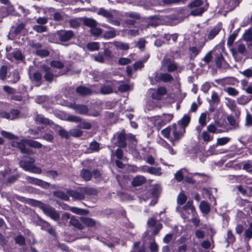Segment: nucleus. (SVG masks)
<instances>
[{"label":"nucleus","instance_id":"338daca9","mask_svg":"<svg viewBox=\"0 0 252 252\" xmlns=\"http://www.w3.org/2000/svg\"><path fill=\"white\" fill-rule=\"evenodd\" d=\"M15 242L19 245L22 246L25 244V238L22 235L17 236L15 239Z\"/></svg>","mask_w":252,"mask_h":252},{"label":"nucleus","instance_id":"f03ea898","mask_svg":"<svg viewBox=\"0 0 252 252\" xmlns=\"http://www.w3.org/2000/svg\"><path fill=\"white\" fill-rule=\"evenodd\" d=\"M185 132L184 127H182L179 124H173L171 126V134L170 141L175 145L176 141H179L181 139Z\"/></svg>","mask_w":252,"mask_h":252},{"label":"nucleus","instance_id":"423d86ee","mask_svg":"<svg viewBox=\"0 0 252 252\" xmlns=\"http://www.w3.org/2000/svg\"><path fill=\"white\" fill-rule=\"evenodd\" d=\"M57 35L60 41L66 42L72 38L74 33L71 30H60L57 31Z\"/></svg>","mask_w":252,"mask_h":252},{"label":"nucleus","instance_id":"f8f14e48","mask_svg":"<svg viewBox=\"0 0 252 252\" xmlns=\"http://www.w3.org/2000/svg\"><path fill=\"white\" fill-rule=\"evenodd\" d=\"M220 31V28L219 26H216L213 29H211L208 32V33L206 37H204V42L208 40H212ZM204 44H203L204 45Z\"/></svg>","mask_w":252,"mask_h":252},{"label":"nucleus","instance_id":"f704fd0d","mask_svg":"<svg viewBox=\"0 0 252 252\" xmlns=\"http://www.w3.org/2000/svg\"><path fill=\"white\" fill-rule=\"evenodd\" d=\"M100 92L103 94H109L113 92V88L110 85H105L101 88Z\"/></svg>","mask_w":252,"mask_h":252},{"label":"nucleus","instance_id":"5701e85b","mask_svg":"<svg viewBox=\"0 0 252 252\" xmlns=\"http://www.w3.org/2000/svg\"><path fill=\"white\" fill-rule=\"evenodd\" d=\"M199 208L204 214H208L210 211V205L205 201H202L199 205Z\"/></svg>","mask_w":252,"mask_h":252},{"label":"nucleus","instance_id":"8fccbe9b","mask_svg":"<svg viewBox=\"0 0 252 252\" xmlns=\"http://www.w3.org/2000/svg\"><path fill=\"white\" fill-rule=\"evenodd\" d=\"M187 199V196L183 193H180L177 197V201L179 205H182L186 202Z\"/></svg>","mask_w":252,"mask_h":252},{"label":"nucleus","instance_id":"412c9836","mask_svg":"<svg viewBox=\"0 0 252 252\" xmlns=\"http://www.w3.org/2000/svg\"><path fill=\"white\" fill-rule=\"evenodd\" d=\"M97 14L101 15L108 19L113 18V14L112 11L106 10L104 8H100L97 12Z\"/></svg>","mask_w":252,"mask_h":252},{"label":"nucleus","instance_id":"37998d69","mask_svg":"<svg viewBox=\"0 0 252 252\" xmlns=\"http://www.w3.org/2000/svg\"><path fill=\"white\" fill-rule=\"evenodd\" d=\"M33 30L38 33L45 32L47 31V27L39 25H35L32 27Z\"/></svg>","mask_w":252,"mask_h":252},{"label":"nucleus","instance_id":"7c9ffc66","mask_svg":"<svg viewBox=\"0 0 252 252\" xmlns=\"http://www.w3.org/2000/svg\"><path fill=\"white\" fill-rule=\"evenodd\" d=\"M81 191L85 194L95 195L97 193V190L91 187H82Z\"/></svg>","mask_w":252,"mask_h":252},{"label":"nucleus","instance_id":"3c124183","mask_svg":"<svg viewBox=\"0 0 252 252\" xmlns=\"http://www.w3.org/2000/svg\"><path fill=\"white\" fill-rule=\"evenodd\" d=\"M205 10V9L202 7H196L192 10L190 13L193 16H198L202 14Z\"/></svg>","mask_w":252,"mask_h":252},{"label":"nucleus","instance_id":"5fc2aeb1","mask_svg":"<svg viewBox=\"0 0 252 252\" xmlns=\"http://www.w3.org/2000/svg\"><path fill=\"white\" fill-rule=\"evenodd\" d=\"M226 240L228 244L233 243L235 241V238L234 236L232 234L231 231H227V237L226 238Z\"/></svg>","mask_w":252,"mask_h":252},{"label":"nucleus","instance_id":"49530a36","mask_svg":"<svg viewBox=\"0 0 252 252\" xmlns=\"http://www.w3.org/2000/svg\"><path fill=\"white\" fill-rule=\"evenodd\" d=\"M83 131L77 128L71 129L69 130L70 135L74 137H79L82 135Z\"/></svg>","mask_w":252,"mask_h":252},{"label":"nucleus","instance_id":"b1692460","mask_svg":"<svg viewBox=\"0 0 252 252\" xmlns=\"http://www.w3.org/2000/svg\"><path fill=\"white\" fill-rule=\"evenodd\" d=\"M36 221H37V224L41 226V228L42 229L45 230L49 228L51 225L47 221L42 220L39 216H37L35 218Z\"/></svg>","mask_w":252,"mask_h":252},{"label":"nucleus","instance_id":"f3484780","mask_svg":"<svg viewBox=\"0 0 252 252\" xmlns=\"http://www.w3.org/2000/svg\"><path fill=\"white\" fill-rule=\"evenodd\" d=\"M157 81H162L164 82H170L173 80V77L168 73H161L156 76Z\"/></svg>","mask_w":252,"mask_h":252},{"label":"nucleus","instance_id":"680f3d73","mask_svg":"<svg viewBox=\"0 0 252 252\" xmlns=\"http://www.w3.org/2000/svg\"><path fill=\"white\" fill-rule=\"evenodd\" d=\"M89 149L93 151H98L99 149V143L96 142H93L90 144Z\"/></svg>","mask_w":252,"mask_h":252},{"label":"nucleus","instance_id":"cd10ccee","mask_svg":"<svg viewBox=\"0 0 252 252\" xmlns=\"http://www.w3.org/2000/svg\"><path fill=\"white\" fill-rule=\"evenodd\" d=\"M83 21L85 26L90 27L91 29L93 27H96L97 24V22L92 18H84Z\"/></svg>","mask_w":252,"mask_h":252},{"label":"nucleus","instance_id":"2f4dec72","mask_svg":"<svg viewBox=\"0 0 252 252\" xmlns=\"http://www.w3.org/2000/svg\"><path fill=\"white\" fill-rule=\"evenodd\" d=\"M53 194H54V196H55L61 199H63V200L67 201V200H68V199H69V197H68V195L66 193L63 192V191H56L54 192Z\"/></svg>","mask_w":252,"mask_h":252},{"label":"nucleus","instance_id":"79ce46f5","mask_svg":"<svg viewBox=\"0 0 252 252\" xmlns=\"http://www.w3.org/2000/svg\"><path fill=\"white\" fill-rule=\"evenodd\" d=\"M190 121V118L188 115H185L179 122V124L182 127H185L188 125Z\"/></svg>","mask_w":252,"mask_h":252},{"label":"nucleus","instance_id":"f257e3e1","mask_svg":"<svg viewBox=\"0 0 252 252\" xmlns=\"http://www.w3.org/2000/svg\"><path fill=\"white\" fill-rule=\"evenodd\" d=\"M26 158L19 162V166L26 171L32 173L40 174L42 172L41 169L36 166L33 163L35 159L32 157H24Z\"/></svg>","mask_w":252,"mask_h":252},{"label":"nucleus","instance_id":"603ef678","mask_svg":"<svg viewBox=\"0 0 252 252\" xmlns=\"http://www.w3.org/2000/svg\"><path fill=\"white\" fill-rule=\"evenodd\" d=\"M81 118L80 117L75 115H68L66 117V121L69 122H74L76 123H79L81 120Z\"/></svg>","mask_w":252,"mask_h":252},{"label":"nucleus","instance_id":"c85d7f7f","mask_svg":"<svg viewBox=\"0 0 252 252\" xmlns=\"http://www.w3.org/2000/svg\"><path fill=\"white\" fill-rule=\"evenodd\" d=\"M69 223L71 225L79 230L84 229V226L80 223L78 220L74 217H71Z\"/></svg>","mask_w":252,"mask_h":252},{"label":"nucleus","instance_id":"dca6fc26","mask_svg":"<svg viewBox=\"0 0 252 252\" xmlns=\"http://www.w3.org/2000/svg\"><path fill=\"white\" fill-rule=\"evenodd\" d=\"M167 91L165 88L160 87L158 88L157 91L152 93V97L156 100H159L162 95L166 94Z\"/></svg>","mask_w":252,"mask_h":252},{"label":"nucleus","instance_id":"69168bd1","mask_svg":"<svg viewBox=\"0 0 252 252\" xmlns=\"http://www.w3.org/2000/svg\"><path fill=\"white\" fill-rule=\"evenodd\" d=\"M90 32L94 35L98 36L101 33L102 31L100 28L93 27L91 29Z\"/></svg>","mask_w":252,"mask_h":252},{"label":"nucleus","instance_id":"aec40b11","mask_svg":"<svg viewBox=\"0 0 252 252\" xmlns=\"http://www.w3.org/2000/svg\"><path fill=\"white\" fill-rule=\"evenodd\" d=\"M80 220L84 224L88 227H93L95 226L96 223L95 220L88 217H82L80 218Z\"/></svg>","mask_w":252,"mask_h":252},{"label":"nucleus","instance_id":"ddd939ff","mask_svg":"<svg viewBox=\"0 0 252 252\" xmlns=\"http://www.w3.org/2000/svg\"><path fill=\"white\" fill-rule=\"evenodd\" d=\"M142 171L143 172H147L151 174L156 176H160L161 175V169L160 167H147L144 166L142 168Z\"/></svg>","mask_w":252,"mask_h":252},{"label":"nucleus","instance_id":"c756f323","mask_svg":"<svg viewBox=\"0 0 252 252\" xmlns=\"http://www.w3.org/2000/svg\"><path fill=\"white\" fill-rule=\"evenodd\" d=\"M77 93L82 95H89L91 94V91L84 86H79L76 88Z\"/></svg>","mask_w":252,"mask_h":252},{"label":"nucleus","instance_id":"e2e57ef3","mask_svg":"<svg viewBox=\"0 0 252 252\" xmlns=\"http://www.w3.org/2000/svg\"><path fill=\"white\" fill-rule=\"evenodd\" d=\"M49 54V51L46 49H39L36 51V54L41 57H46L48 56Z\"/></svg>","mask_w":252,"mask_h":252},{"label":"nucleus","instance_id":"473e14b6","mask_svg":"<svg viewBox=\"0 0 252 252\" xmlns=\"http://www.w3.org/2000/svg\"><path fill=\"white\" fill-rule=\"evenodd\" d=\"M243 38L246 41H251L252 40V29L247 30L243 34Z\"/></svg>","mask_w":252,"mask_h":252},{"label":"nucleus","instance_id":"39448f33","mask_svg":"<svg viewBox=\"0 0 252 252\" xmlns=\"http://www.w3.org/2000/svg\"><path fill=\"white\" fill-rule=\"evenodd\" d=\"M41 210L44 214L50 217L53 220L56 221L59 220L60 218V214L52 207L44 204Z\"/></svg>","mask_w":252,"mask_h":252},{"label":"nucleus","instance_id":"6e6552de","mask_svg":"<svg viewBox=\"0 0 252 252\" xmlns=\"http://www.w3.org/2000/svg\"><path fill=\"white\" fill-rule=\"evenodd\" d=\"M162 67H164L168 72H173L177 70V64L169 59H164L162 62Z\"/></svg>","mask_w":252,"mask_h":252},{"label":"nucleus","instance_id":"4be33fe9","mask_svg":"<svg viewBox=\"0 0 252 252\" xmlns=\"http://www.w3.org/2000/svg\"><path fill=\"white\" fill-rule=\"evenodd\" d=\"M126 135L124 133H121L118 134L116 145L120 147H125L126 146Z\"/></svg>","mask_w":252,"mask_h":252},{"label":"nucleus","instance_id":"9d476101","mask_svg":"<svg viewBox=\"0 0 252 252\" xmlns=\"http://www.w3.org/2000/svg\"><path fill=\"white\" fill-rule=\"evenodd\" d=\"M26 179L31 184L40 186L44 188H47L49 186V184L47 182L37 178L27 176L26 177Z\"/></svg>","mask_w":252,"mask_h":252},{"label":"nucleus","instance_id":"de8ad7c7","mask_svg":"<svg viewBox=\"0 0 252 252\" xmlns=\"http://www.w3.org/2000/svg\"><path fill=\"white\" fill-rule=\"evenodd\" d=\"M64 19V14L63 12L56 11L53 15V19L56 21H62Z\"/></svg>","mask_w":252,"mask_h":252},{"label":"nucleus","instance_id":"58836bf2","mask_svg":"<svg viewBox=\"0 0 252 252\" xmlns=\"http://www.w3.org/2000/svg\"><path fill=\"white\" fill-rule=\"evenodd\" d=\"M202 137L203 140L207 143L213 139V135L210 134L208 131H204L202 133Z\"/></svg>","mask_w":252,"mask_h":252},{"label":"nucleus","instance_id":"c9c22d12","mask_svg":"<svg viewBox=\"0 0 252 252\" xmlns=\"http://www.w3.org/2000/svg\"><path fill=\"white\" fill-rule=\"evenodd\" d=\"M230 140V138L227 137H223L221 138H219L217 140V142L216 143L217 146H223L226 144Z\"/></svg>","mask_w":252,"mask_h":252},{"label":"nucleus","instance_id":"4d7b16f0","mask_svg":"<svg viewBox=\"0 0 252 252\" xmlns=\"http://www.w3.org/2000/svg\"><path fill=\"white\" fill-rule=\"evenodd\" d=\"M244 235L249 239L252 238V221L250 223L249 228L245 231Z\"/></svg>","mask_w":252,"mask_h":252},{"label":"nucleus","instance_id":"bb28decb","mask_svg":"<svg viewBox=\"0 0 252 252\" xmlns=\"http://www.w3.org/2000/svg\"><path fill=\"white\" fill-rule=\"evenodd\" d=\"M252 99V96L242 95L237 99V101L239 104L244 105L249 103Z\"/></svg>","mask_w":252,"mask_h":252},{"label":"nucleus","instance_id":"0eeeda50","mask_svg":"<svg viewBox=\"0 0 252 252\" xmlns=\"http://www.w3.org/2000/svg\"><path fill=\"white\" fill-rule=\"evenodd\" d=\"M69 107L75 110L76 113L82 115H87L89 111L88 107L83 104L71 103L69 104Z\"/></svg>","mask_w":252,"mask_h":252},{"label":"nucleus","instance_id":"6e6d98bb","mask_svg":"<svg viewBox=\"0 0 252 252\" xmlns=\"http://www.w3.org/2000/svg\"><path fill=\"white\" fill-rule=\"evenodd\" d=\"M116 32L115 30H113L110 31L106 32L104 34V38L105 39H110L114 38L116 36Z\"/></svg>","mask_w":252,"mask_h":252},{"label":"nucleus","instance_id":"1a4fd4ad","mask_svg":"<svg viewBox=\"0 0 252 252\" xmlns=\"http://www.w3.org/2000/svg\"><path fill=\"white\" fill-rule=\"evenodd\" d=\"M67 194L74 200H83L85 199L84 193L81 191V188L76 190H68Z\"/></svg>","mask_w":252,"mask_h":252},{"label":"nucleus","instance_id":"20e7f679","mask_svg":"<svg viewBox=\"0 0 252 252\" xmlns=\"http://www.w3.org/2000/svg\"><path fill=\"white\" fill-rule=\"evenodd\" d=\"M27 141H28L27 139H23L20 141H13L12 142V146L19 148L22 154H25L28 155H34L35 153L32 150L26 147L28 146Z\"/></svg>","mask_w":252,"mask_h":252},{"label":"nucleus","instance_id":"c03bdc74","mask_svg":"<svg viewBox=\"0 0 252 252\" xmlns=\"http://www.w3.org/2000/svg\"><path fill=\"white\" fill-rule=\"evenodd\" d=\"M161 134L165 138L170 140L171 134V126L163 129L161 131Z\"/></svg>","mask_w":252,"mask_h":252},{"label":"nucleus","instance_id":"bf43d9fd","mask_svg":"<svg viewBox=\"0 0 252 252\" xmlns=\"http://www.w3.org/2000/svg\"><path fill=\"white\" fill-rule=\"evenodd\" d=\"M203 1L201 0H195L189 4V6L190 8L200 7L202 5Z\"/></svg>","mask_w":252,"mask_h":252},{"label":"nucleus","instance_id":"864d4df0","mask_svg":"<svg viewBox=\"0 0 252 252\" xmlns=\"http://www.w3.org/2000/svg\"><path fill=\"white\" fill-rule=\"evenodd\" d=\"M11 79L10 81L13 83H15L18 82L20 79V76L19 73L17 71L12 72L10 76Z\"/></svg>","mask_w":252,"mask_h":252},{"label":"nucleus","instance_id":"774afa93","mask_svg":"<svg viewBox=\"0 0 252 252\" xmlns=\"http://www.w3.org/2000/svg\"><path fill=\"white\" fill-rule=\"evenodd\" d=\"M140 245L139 242H136L133 244V248L135 251L137 252H144L145 251V248L143 246L139 247Z\"/></svg>","mask_w":252,"mask_h":252},{"label":"nucleus","instance_id":"052dcab7","mask_svg":"<svg viewBox=\"0 0 252 252\" xmlns=\"http://www.w3.org/2000/svg\"><path fill=\"white\" fill-rule=\"evenodd\" d=\"M245 126L247 127H251L252 126V116L247 113L245 118Z\"/></svg>","mask_w":252,"mask_h":252},{"label":"nucleus","instance_id":"393cba45","mask_svg":"<svg viewBox=\"0 0 252 252\" xmlns=\"http://www.w3.org/2000/svg\"><path fill=\"white\" fill-rule=\"evenodd\" d=\"M34 120L37 123L42 124L48 125L50 124L49 120L44 117V116L41 114H36Z\"/></svg>","mask_w":252,"mask_h":252},{"label":"nucleus","instance_id":"72a5a7b5","mask_svg":"<svg viewBox=\"0 0 252 252\" xmlns=\"http://www.w3.org/2000/svg\"><path fill=\"white\" fill-rule=\"evenodd\" d=\"M224 91L226 92L229 95L232 96H236L239 94L238 91L231 87L225 88L224 89Z\"/></svg>","mask_w":252,"mask_h":252},{"label":"nucleus","instance_id":"ea45409f","mask_svg":"<svg viewBox=\"0 0 252 252\" xmlns=\"http://www.w3.org/2000/svg\"><path fill=\"white\" fill-rule=\"evenodd\" d=\"M77 127L80 128L90 129L92 127V125L90 123L86 122L85 121H82V120L81 119V121L77 125Z\"/></svg>","mask_w":252,"mask_h":252},{"label":"nucleus","instance_id":"a211bd4d","mask_svg":"<svg viewBox=\"0 0 252 252\" xmlns=\"http://www.w3.org/2000/svg\"><path fill=\"white\" fill-rule=\"evenodd\" d=\"M146 179L142 175H138L134 177L132 182V185L134 187L139 186L146 182Z\"/></svg>","mask_w":252,"mask_h":252},{"label":"nucleus","instance_id":"7ed1b4c3","mask_svg":"<svg viewBox=\"0 0 252 252\" xmlns=\"http://www.w3.org/2000/svg\"><path fill=\"white\" fill-rule=\"evenodd\" d=\"M176 211L181 214V217L185 219L188 218V215L192 214L194 216L195 213V207L192 205V202L189 201L183 207L177 206Z\"/></svg>","mask_w":252,"mask_h":252},{"label":"nucleus","instance_id":"0e129e2a","mask_svg":"<svg viewBox=\"0 0 252 252\" xmlns=\"http://www.w3.org/2000/svg\"><path fill=\"white\" fill-rule=\"evenodd\" d=\"M207 114L205 113H202L199 118V123L202 126H205L206 125Z\"/></svg>","mask_w":252,"mask_h":252},{"label":"nucleus","instance_id":"e433bc0d","mask_svg":"<svg viewBox=\"0 0 252 252\" xmlns=\"http://www.w3.org/2000/svg\"><path fill=\"white\" fill-rule=\"evenodd\" d=\"M28 141L27 142L28 143V146L29 147L36 149H39L42 147V145L36 141L29 139H28Z\"/></svg>","mask_w":252,"mask_h":252},{"label":"nucleus","instance_id":"9b49d317","mask_svg":"<svg viewBox=\"0 0 252 252\" xmlns=\"http://www.w3.org/2000/svg\"><path fill=\"white\" fill-rule=\"evenodd\" d=\"M215 62L218 68L226 69L229 67V64L224 61L221 54L217 55L216 57Z\"/></svg>","mask_w":252,"mask_h":252},{"label":"nucleus","instance_id":"4c0bfd02","mask_svg":"<svg viewBox=\"0 0 252 252\" xmlns=\"http://www.w3.org/2000/svg\"><path fill=\"white\" fill-rule=\"evenodd\" d=\"M207 131L212 133H220L222 132V130L218 129L216 126L214 124H210L207 126Z\"/></svg>","mask_w":252,"mask_h":252},{"label":"nucleus","instance_id":"a19ab883","mask_svg":"<svg viewBox=\"0 0 252 252\" xmlns=\"http://www.w3.org/2000/svg\"><path fill=\"white\" fill-rule=\"evenodd\" d=\"M112 43L118 49H120L121 50H127L129 49L128 44L126 43L117 41L114 42Z\"/></svg>","mask_w":252,"mask_h":252},{"label":"nucleus","instance_id":"a18cd8bd","mask_svg":"<svg viewBox=\"0 0 252 252\" xmlns=\"http://www.w3.org/2000/svg\"><path fill=\"white\" fill-rule=\"evenodd\" d=\"M87 47L90 51L98 50L99 49V44L96 42H90L87 45Z\"/></svg>","mask_w":252,"mask_h":252},{"label":"nucleus","instance_id":"6ab92c4d","mask_svg":"<svg viewBox=\"0 0 252 252\" xmlns=\"http://www.w3.org/2000/svg\"><path fill=\"white\" fill-rule=\"evenodd\" d=\"M42 69L45 72L44 77L45 80L49 82H52L54 75L52 73L51 69L46 66H43Z\"/></svg>","mask_w":252,"mask_h":252},{"label":"nucleus","instance_id":"4468645a","mask_svg":"<svg viewBox=\"0 0 252 252\" xmlns=\"http://www.w3.org/2000/svg\"><path fill=\"white\" fill-rule=\"evenodd\" d=\"M22 201H25L27 203L33 206L37 207L39 208L41 210L42 209L43 206L44 205V203L43 202L38 201L33 199H29V198H25L24 197H21V199H19Z\"/></svg>","mask_w":252,"mask_h":252},{"label":"nucleus","instance_id":"13d9d810","mask_svg":"<svg viewBox=\"0 0 252 252\" xmlns=\"http://www.w3.org/2000/svg\"><path fill=\"white\" fill-rule=\"evenodd\" d=\"M236 36H237V34H236L235 33H233L232 34L230 35V36L228 37V38L227 39V45L229 47H231L233 45Z\"/></svg>","mask_w":252,"mask_h":252},{"label":"nucleus","instance_id":"2eb2a0df","mask_svg":"<svg viewBox=\"0 0 252 252\" xmlns=\"http://www.w3.org/2000/svg\"><path fill=\"white\" fill-rule=\"evenodd\" d=\"M246 49L245 44L239 43L237 45L235 48L231 49V52L233 56L236 58L238 53L243 54L246 52Z\"/></svg>","mask_w":252,"mask_h":252},{"label":"nucleus","instance_id":"a878e982","mask_svg":"<svg viewBox=\"0 0 252 252\" xmlns=\"http://www.w3.org/2000/svg\"><path fill=\"white\" fill-rule=\"evenodd\" d=\"M80 176L85 181H88L91 180L92 174L90 170L83 169L81 171Z\"/></svg>","mask_w":252,"mask_h":252},{"label":"nucleus","instance_id":"09e8293b","mask_svg":"<svg viewBox=\"0 0 252 252\" xmlns=\"http://www.w3.org/2000/svg\"><path fill=\"white\" fill-rule=\"evenodd\" d=\"M178 37V34L177 33L170 34L169 33H165L163 38L167 41H169L172 39L173 42H176Z\"/></svg>","mask_w":252,"mask_h":252}]
</instances>
